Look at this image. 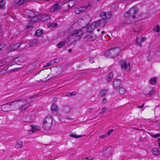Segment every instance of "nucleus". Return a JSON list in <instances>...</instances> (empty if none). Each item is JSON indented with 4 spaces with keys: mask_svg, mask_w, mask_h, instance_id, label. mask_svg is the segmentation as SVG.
I'll return each mask as SVG.
<instances>
[{
    "mask_svg": "<svg viewBox=\"0 0 160 160\" xmlns=\"http://www.w3.org/2000/svg\"><path fill=\"white\" fill-rule=\"evenodd\" d=\"M23 43H17L16 44L12 45L11 47V48L14 50H17L18 48L21 46Z\"/></svg>",
    "mask_w": 160,
    "mask_h": 160,
    "instance_id": "nucleus-20",
    "label": "nucleus"
},
{
    "mask_svg": "<svg viewBox=\"0 0 160 160\" xmlns=\"http://www.w3.org/2000/svg\"><path fill=\"white\" fill-rule=\"evenodd\" d=\"M144 104V103H143L141 106H138L137 108H142L143 107Z\"/></svg>",
    "mask_w": 160,
    "mask_h": 160,
    "instance_id": "nucleus-50",
    "label": "nucleus"
},
{
    "mask_svg": "<svg viewBox=\"0 0 160 160\" xmlns=\"http://www.w3.org/2000/svg\"><path fill=\"white\" fill-rule=\"evenodd\" d=\"M57 60V59H55L54 60H52L50 61L49 62L47 63L46 64H45L44 66V67H49L52 64H53L55 62V60Z\"/></svg>",
    "mask_w": 160,
    "mask_h": 160,
    "instance_id": "nucleus-24",
    "label": "nucleus"
},
{
    "mask_svg": "<svg viewBox=\"0 0 160 160\" xmlns=\"http://www.w3.org/2000/svg\"><path fill=\"white\" fill-rule=\"evenodd\" d=\"M113 75L112 72H111L109 73L107 77V82H110L111 81L112 78H113Z\"/></svg>",
    "mask_w": 160,
    "mask_h": 160,
    "instance_id": "nucleus-25",
    "label": "nucleus"
},
{
    "mask_svg": "<svg viewBox=\"0 0 160 160\" xmlns=\"http://www.w3.org/2000/svg\"><path fill=\"white\" fill-rule=\"evenodd\" d=\"M32 131H29V133L31 134V132H35L37 131H38L40 130V128L38 126H35L34 125H32Z\"/></svg>",
    "mask_w": 160,
    "mask_h": 160,
    "instance_id": "nucleus-19",
    "label": "nucleus"
},
{
    "mask_svg": "<svg viewBox=\"0 0 160 160\" xmlns=\"http://www.w3.org/2000/svg\"><path fill=\"white\" fill-rule=\"evenodd\" d=\"M6 62V64L8 63V65L9 66L14 64L13 59L12 57H8L4 58Z\"/></svg>",
    "mask_w": 160,
    "mask_h": 160,
    "instance_id": "nucleus-12",
    "label": "nucleus"
},
{
    "mask_svg": "<svg viewBox=\"0 0 160 160\" xmlns=\"http://www.w3.org/2000/svg\"><path fill=\"white\" fill-rule=\"evenodd\" d=\"M119 92L120 94H124L126 93V90L123 88L121 87L119 88Z\"/></svg>",
    "mask_w": 160,
    "mask_h": 160,
    "instance_id": "nucleus-32",
    "label": "nucleus"
},
{
    "mask_svg": "<svg viewBox=\"0 0 160 160\" xmlns=\"http://www.w3.org/2000/svg\"><path fill=\"white\" fill-rule=\"evenodd\" d=\"M11 104L13 105L14 109H20L22 111L26 110L30 105L27 100L24 98L12 101Z\"/></svg>",
    "mask_w": 160,
    "mask_h": 160,
    "instance_id": "nucleus-2",
    "label": "nucleus"
},
{
    "mask_svg": "<svg viewBox=\"0 0 160 160\" xmlns=\"http://www.w3.org/2000/svg\"><path fill=\"white\" fill-rule=\"evenodd\" d=\"M151 136L152 137L156 138L160 136V134L158 133L156 134H152Z\"/></svg>",
    "mask_w": 160,
    "mask_h": 160,
    "instance_id": "nucleus-41",
    "label": "nucleus"
},
{
    "mask_svg": "<svg viewBox=\"0 0 160 160\" xmlns=\"http://www.w3.org/2000/svg\"><path fill=\"white\" fill-rule=\"evenodd\" d=\"M77 93V92L76 91L73 92H71V96H74L76 95Z\"/></svg>",
    "mask_w": 160,
    "mask_h": 160,
    "instance_id": "nucleus-47",
    "label": "nucleus"
},
{
    "mask_svg": "<svg viewBox=\"0 0 160 160\" xmlns=\"http://www.w3.org/2000/svg\"><path fill=\"white\" fill-rule=\"evenodd\" d=\"M107 91V90L106 89H104L102 90L100 93V95L102 97L104 96L106 94Z\"/></svg>",
    "mask_w": 160,
    "mask_h": 160,
    "instance_id": "nucleus-33",
    "label": "nucleus"
},
{
    "mask_svg": "<svg viewBox=\"0 0 160 160\" xmlns=\"http://www.w3.org/2000/svg\"><path fill=\"white\" fill-rule=\"evenodd\" d=\"M33 97V96H32V98H32Z\"/></svg>",
    "mask_w": 160,
    "mask_h": 160,
    "instance_id": "nucleus-59",
    "label": "nucleus"
},
{
    "mask_svg": "<svg viewBox=\"0 0 160 160\" xmlns=\"http://www.w3.org/2000/svg\"><path fill=\"white\" fill-rule=\"evenodd\" d=\"M97 38V36L93 33H91L88 35L86 38L88 41H93L96 39Z\"/></svg>",
    "mask_w": 160,
    "mask_h": 160,
    "instance_id": "nucleus-15",
    "label": "nucleus"
},
{
    "mask_svg": "<svg viewBox=\"0 0 160 160\" xmlns=\"http://www.w3.org/2000/svg\"><path fill=\"white\" fill-rule=\"evenodd\" d=\"M113 84L115 88L120 86L121 84V81L118 79H116L113 82Z\"/></svg>",
    "mask_w": 160,
    "mask_h": 160,
    "instance_id": "nucleus-21",
    "label": "nucleus"
},
{
    "mask_svg": "<svg viewBox=\"0 0 160 160\" xmlns=\"http://www.w3.org/2000/svg\"><path fill=\"white\" fill-rule=\"evenodd\" d=\"M52 118L51 116L46 117L43 120L42 122L43 128L46 130H50L52 124Z\"/></svg>",
    "mask_w": 160,
    "mask_h": 160,
    "instance_id": "nucleus-5",
    "label": "nucleus"
},
{
    "mask_svg": "<svg viewBox=\"0 0 160 160\" xmlns=\"http://www.w3.org/2000/svg\"><path fill=\"white\" fill-rule=\"evenodd\" d=\"M138 11V9L136 7H132L128 11L125 13V21L127 24H129L134 21L136 18Z\"/></svg>",
    "mask_w": 160,
    "mask_h": 160,
    "instance_id": "nucleus-3",
    "label": "nucleus"
},
{
    "mask_svg": "<svg viewBox=\"0 0 160 160\" xmlns=\"http://www.w3.org/2000/svg\"><path fill=\"white\" fill-rule=\"evenodd\" d=\"M39 17L37 15L35 16L32 17L31 19L29 20V23H31V24H33L34 23L37 22L39 20Z\"/></svg>",
    "mask_w": 160,
    "mask_h": 160,
    "instance_id": "nucleus-18",
    "label": "nucleus"
},
{
    "mask_svg": "<svg viewBox=\"0 0 160 160\" xmlns=\"http://www.w3.org/2000/svg\"><path fill=\"white\" fill-rule=\"evenodd\" d=\"M153 29L155 31L157 32H159L160 31V27L158 25H157L155 26L153 28Z\"/></svg>",
    "mask_w": 160,
    "mask_h": 160,
    "instance_id": "nucleus-36",
    "label": "nucleus"
},
{
    "mask_svg": "<svg viewBox=\"0 0 160 160\" xmlns=\"http://www.w3.org/2000/svg\"><path fill=\"white\" fill-rule=\"evenodd\" d=\"M108 16H110V13L102 12L100 14V17L102 18L99 20L92 23L90 26L88 27V30L89 32L93 31L95 29V28L98 26L104 27L107 22V19L109 18Z\"/></svg>",
    "mask_w": 160,
    "mask_h": 160,
    "instance_id": "nucleus-1",
    "label": "nucleus"
},
{
    "mask_svg": "<svg viewBox=\"0 0 160 160\" xmlns=\"http://www.w3.org/2000/svg\"><path fill=\"white\" fill-rule=\"evenodd\" d=\"M83 34L82 31L80 29L74 31L68 37L67 39L72 43H74L79 40Z\"/></svg>",
    "mask_w": 160,
    "mask_h": 160,
    "instance_id": "nucleus-4",
    "label": "nucleus"
},
{
    "mask_svg": "<svg viewBox=\"0 0 160 160\" xmlns=\"http://www.w3.org/2000/svg\"><path fill=\"white\" fill-rule=\"evenodd\" d=\"M121 62V68L123 70L126 69L128 68V65H129V63L128 64L125 61H123Z\"/></svg>",
    "mask_w": 160,
    "mask_h": 160,
    "instance_id": "nucleus-22",
    "label": "nucleus"
},
{
    "mask_svg": "<svg viewBox=\"0 0 160 160\" xmlns=\"http://www.w3.org/2000/svg\"><path fill=\"white\" fill-rule=\"evenodd\" d=\"M6 64V62L4 60V59L0 61V67H1Z\"/></svg>",
    "mask_w": 160,
    "mask_h": 160,
    "instance_id": "nucleus-39",
    "label": "nucleus"
},
{
    "mask_svg": "<svg viewBox=\"0 0 160 160\" xmlns=\"http://www.w3.org/2000/svg\"><path fill=\"white\" fill-rule=\"evenodd\" d=\"M65 44V43L63 42H62L58 43L57 45V46L59 48H61L62 46H63Z\"/></svg>",
    "mask_w": 160,
    "mask_h": 160,
    "instance_id": "nucleus-38",
    "label": "nucleus"
},
{
    "mask_svg": "<svg viewBox=\"0 0 160 160\" xmlns=\"http://www.w3.org/2000/svg\"><path fill=\"white\" fill-rule=\"evenodd\" d=\"M89 6H82L80 7L77 8L75 9V12L76 14H79L85 11L88 8Z\"/></svg>",
    "mask_w": 160,
    "mask_h": 160,
    "instance_id": "nucleus-10",
    "label": "nucleus"
},
{
    "mask_svg": "<svg viewBox=\"0 0 160 160\" xmlns=\"http://www.w3.org/2000/svg\"><path fill=\"white\" fill-rule=\"evenodd\" d=\"M104 32H105V31H102V33H104Z\"/></svg>",
    "mask_w": 160,
    "mask_h": 160,
    "instance_id": "nucleus-56",
    "label": "nucleus"
},
{
    "mask_svg": "<svg viewBox=\"0 0 160 160\" xmlns=\"http://www.w3.org/2000/svg\"><path fill=\"white\" fill-rule=\"evenodd\" d=\"M102 102L103 103H105L106 102V99L105 98H104L102 100Z\"/></svg>",
    "mask_w": 160,
    "mask_h": 160,
    "instance_id": "nucleus-51",
    "label": "nucleus"
},
{
    "mask_svg": "<svg viewBox=\"0 0 160 160\" xmlns=\"http://www.w3.org/2000/svg\"><path fill=\"white\" fill-rule=\"evenodd\" d=\"M82 160H92V159L91 158H88L87 157L83 159Z\"/></svg>",
    "mask_w": 160,
    "mask_h": 160,
    "instance_id": "nucleus-49",
    "label": "nucleus"
},
{
    "mask_svg": "<svg viewBox=\"0 0 160 160\" xmlns=\"http://www.w3.org/2000/svg\"><path fill=\"white\" fill-rule=\"evenodd\" d=\"M58 24L56 23H51L50 25V26H51L53 28H54L57 26Z\"/></svg>",
    "mask_w": 160,
    "mask_h": 160,
    "instance_id": "nucleus-42",
    "label": "nucleus"
},
{
    "mask_svg": "<svg viewBox=\"0 0 160 160\" xmlns=\"http://www.w3.org/2000/svg\"><path fill=\"white\" fill-rule=\"evenodd\" d=\"M141 27L139 22L137 24H135L133 26V29L135 32H138L140 31L141 29Z\"/></svg>",
    "mask_w": 160,
    "mask_h": 160,
    "instance_id": "nucleus-17",
    "label": "nucleus"
},
{
    "mask_svg": "<svg viewBox=\"0 0 160 160\" xmlns=\"http://www.w3.org/2000/svg\"><path fill=\"white\" fill-rule=\"evenodd\" d=\"M68 51L69 52H72V50L71 49H68Z\"/></svg>",
    "mask_w": 160,
    "mask_h": 160,
    "instance_id": "nucleus-55",
    "label": "nucleus"
},
{
    "mask_svg": "<svg viewBox=\"0 0 160 160\" xmlns=\"http://www.w3.org/2000/svg\"><path fill=\"white\" fill-rule=\"evenodd\" d=\"M98 1H99L100 0H97Z\"/></svg>",
    "mask_w": 160,
    "mask_h": 160,
    "instance_id": "nucleus-57",
    "label": "nucleus"
},
{
    "mask_svg": "<svg viewBox=\"0 0 160 160\" xmlns=\"http://www.w3.org/2000/svg\"><path fill=\"white\" fill-rule=\"evenodd\" d=\"M63 110L65 112L67 113L70 111L71 108L69 107L68 106H66L63 107Z\"/></svg>",
    "mask_w": 160,
    "mask_h": 160,
    "instance_id": "nucleus-30",
    "label": "nucleus"
},
{
    "mask_svg": "<svg viewBox=\"0 0 160 160\" xmlns=\"http://www.w3.org/2000/svg\"><path fill=\"white\" fill-rule=\"evenodd\" d=\"M62 8V5L59 2H56L51 7L50 12H54L60 10Z\"/></svg>",
    "mask_w": 160,
    "mask_h": 160,
    "instance_id": "nucleus-7",
    "label": "nucleus"
},
{
    "mask_svg": "<svg viewBox=\"0 0 160 160\" xmlns=\"http://www.w3.org/2000/svg\"><path fill=\"white\" fill-rule=\"evenodd\" d=\"M13 60L14 63H16L17 64H20L25 62V57H19L13 59Z\"/></svg>",
    "mask_w": 160,
    "mask_h": 160,
    "instance_id": "nucleus-11",
    "label": "nucleus"
},
{
    "mask_svg": "<svg viewBox=\"0 0 160 160\" xmlns=\"http://www.w3.org/2000/svg\"><path fill=\"white\" fill-rule=\"evenodd\" d=\"M90 62H91V63L93 62L94 61H93L92 58H91V59H90Z\"/></svg>",
    "mask_w": 160,
    "mask_h": 160,
    "instance_id": "nucleus-54",
    "label": "nucleus"
},
{
    "mask_svg": "<svg viewBox=\"0 0 160 160\" xmlns=\"http://www.w3.org/2000/svg\"><path fill=\"white\" fill-rule=\"evenodd\" d=\"M106 136V135H101L99 136V138H104Z\"/></svg>",
    "mask_w": 160,
    "mask_h": 160,
    "instance_id": "nucleus-52",
    "label": "nucleus"
},
{
    "mask_svg": "<svg viewBox=\"0 0 160 160\" xmlns=\"http://www.w3.org/2000/svg\"><path fill=\"white\" fill-rule=\"evenodd\" d=\"M23 146V143L21 141H18L17 142L16 145V147L17 148H22Z\"/></svg>",
    "mask_w": 160,
    "mask_h": 160,
    "instance_id": "nucleus-26",
    "label": "nucleus"
},
{
    "mask_svg": "<svg viewBox=\"0 0 160 160\" xmlns=\"http://www.w3.org/2000/svg\"><path fill=\"white\" fill-rule=\"evenodd\" d=\"M70 136L71 137L74 138H81L82 137V135H77L73 134H70Z\"/></svg>",
    "mask_w": 160,
    "mask_h": 160,
    "instance_id": "nucleus-37",
    "label": "nucleus"
},
{
    "mask_svg": "<svg viewBox=\"0 0 160 160\" xmlns=\"http://www.w3.org/2000/svg\"><path fill=\"white\" fill-rule=\"evenodd\" d=\"M121 49L118 48H113L107 50L105 53L107 57L113 58L117 56L120 52Z\"/></svg>",
    "mask_w": 160,
    "mask_h": 160,
    "instance_id": "nucleus-6",
    "label": "nucleus"
},
{
    "mask_svg": "<svg viewBox=\"0 0 160 160\" xmlns=\"http://www.w3.org/2000/svg\"><path fill=\"white\" fill-rule=\"evenodd\" d=\"M14 71V70H13V71H11V72H12V71Z\"/></svg>",
    "mask_w": 160,
    "mask_h": 160,
    "instance_id": "nucleus-58",
    "label": "nucleus"
},
{
    "mask_svg": "<svg viewBox=\"0 0 160 160\" xmlns=\"http://www.w3.org/2000/svg\"><path fill=\"white\" fill-rule=\"evenodd\" d=\"M33 24H31V23H29V22L28 23V24L26 26V28L27 29H29L31 27H32V25Z\"/></svg>",
    "mask_w": 160,
    "mask_h": 160,
    "instance_id": "nucleus-40",
    "label": "nucleus"
},
{
    "mask_svg": "<svg viewBox=\"0 0 160 160\" xmlns=\"http://www.w3.org/2000/svg\"><path fill=\"white\" fill-rule=\"evenodd\" d=\"M6 4L5 2L3 0L0 1V8H2Z\"/></svg>",
    "mask_w": 160,
    "mask_h": 160,
    "instance_id": "nucleus-34",
    "label": "nucleus"
},
{
    "mask_svg": "<svg viewBox=\"0 0 160 160\" xmlns=\"http://www.w3.org/2000/svg\"><path fill=\"white\" fill-rule=\"evenodd\" d=\"M158 145H159V147H160V138H159L158 139Z\"/></svg>",
    "mask_w": 160,
    "mask_h": 160,
    "instance_id": "nucleus-53",
    "label": "nucleus"
},
{
    "mask_svg": "<svg viewBox=\"0 0 160 160\" xmlns=\"http://www.w3.org/2000/svg\"><path fill=\"white\" fill-rule=\"evenodd\" d=\"M50 18V16L48 14H44L39 16V19L42 21H44L49 20Z\"/></svg>",
    "mask_w": 160,
    "mask_h": 160,
    "instance_id": "nucleus-14",
    "label": "nucleus"
},
{
    "mask_svg": "<svg viewBox=\"0 0 160 160\" xmlns=\"http://www.w3.org/2000/svg\"><path fill=\"white\" fill-rule=\"evenodd\" d=\"M84 22V21L83 20L82 18H80L79 19L77 22L75 23V24H78L80 26L82 27H83L84 26H83V23Z\"/></svg>",
    "mask_w": 160,
    "mask_h": 160,
    "instance_id": "nucleus-23",
    "label": "nucleus"
},
{
    "mask_svg": "<svg viewBox=\"0 0 160 160\" xmlns=\"http://www.w3.org/2000/svg\"><path fill=\"white\" fill-rule=\"evenodd\" d=\"M112 147L107 146L102 150V154L105 157H107L112 154Z\"/></svg>",
    "mask_w": 160,
    "mask_h": 160,
    "instance_id": "nucleus-9",
    "label": "nucleus"
},
{
    "mask_svg": "<svg viewBox=\"0 0 160 160\" xmlns=\"http://www.w3.org/2000/svg\"><path fill=\"white\" fill-rule=\"evenodd\" d=\"M34 45V42H29L28 45H26L25 47H22L21 48L24 49H26L30 47L33 46Z\"/></svg>",
    "mask_w": 160,
    "mask_h": 160,
    "instance_id": "nucleus-27",
    "label": "nucleus"
},
{
    "mask_svg": "<svg viewBox=\"0 0 160 160\" xmlns=\"http://www.w3.org/2000/svg\"><path fill=\"white\" fill-rule=\"evenodd\" d=\"M43 33L42 30V29H38L35 32V35L37 36H38L42 35Z\"/></svg>",
    "mask_w": 160,
    "mask_h": 160,
    "instance_id": "nucleus-31",
    "label": "nucleus"
},
{
    "mask_svg": "<svg viewBox=\"0 0 160 160\" xmlns=\"http://www.w3.org/2000/svg\"><path fill=\"white\" fill-rule=\"evenodd\" d=\"M4 48L3 46L2 45H0V51L1 52H0V53L2 52V51L4 49Z\"/></svg>",
    "mask_w": 160,
    "mask_h": 160,
    "instance_id": "nucleus-46",
    "label": "nucleus"
},
{
    "mask_svg": "<svg viewBox=\"0 0 160 160\" xmlns=\"http://www.w3.org/2000/svg\"><path fill=\"white\" fill-rule=\"evenodd\" d=\"M25 17L26 18H32L35 15V12L32 11L27 10L25 12Z\"/></svg>",
    "mask_w": 160,
    "mask_h": 160,
    "instance_id": "nucleus-13",
    "label": "nucleus"
},
{
    "mask_svg": "<svg viewBox=\"0 0 160 160\" xmlns=\"http://www.w3.org/2000/svg\"><path fill=\"white\" fill-rule=\"evenodd\" d=\"M114 131V130L112 129H111L109 130L107 133V135H109L110 134L113 132Z\"/></svg>",
    "mask_w": 160,
    "mask_h": 160,
    "instance_id": "nucleus-43",
    "label": "nucleus"
},
{
    "mask_svg": "<svg viewBox=\"0 0 160 160\" xmlns=\"http://www.w3.org/2000/svg\"><path fill=\"white\" fill-rule=\"evenodd\" d=\"M58 108L57 106L53 104L52 106V110L53 113L56 112H57L58 110Z\"/></svg>",
    "mask_w": 160,
    "mask_h": 160,
    "instance_id": "nucleus-28",
    "label": "nucleus"
},
{
    "mask_svg": "<svg viewBox=\"0 0 160 160\" xmlns=\"http://www.w3.org/2000/svg\"><path fill=\"white\" fill-rule=\"evenodd\" d=\"M157 81V78L156 77H153L152 78L150 81V83L153 85H155L156 83V82Z\"/></svg>",
    "mask_w": 160,
    "mask_h": 160,
    "instance_id": "nucleus-29",
    "label": "nucleus"
},
{
    "mask_svg": "<svg viewBox=\"0 0 160 160\" xmlns=\"http://www.w3.org/2000/svg\"><path fill=\"white\" fill-rule=\"evenodd\" d=\"M106 110V108L105 107H104L103 108L101 111V112H100V113H103V112H104Z\"/></svg>",
    "mask_w": 160,
    "mask_h": 160,
    "instance_id": "nucleus-45",
    "label": "nucleus"
},
{
    "mask_svg": "<svg viewBox=\"0 0 160 160\" xmlns=\"http://www.w3.org/2000/svg\"><path fill=\"white\" fill-rule=\"evenodd\" d=\"M153 153L154 154L158 155L159 154L160 152L156 148H154L152 149Z\"/></svg>",
    "mask_w": 160,
    "mask_h": 160,
    "instance_id": "nucleus-35",
    "label": "nucleus"
},
{
    "mask_svg": "<svg viewBox=\"0 0 160 160\" xmlns=\"http://www.w3.org/2000/svg\"><path fill=\"white\" fill-rule=\"evenodd\" d=\"M57 98H53L52 101V103H55L57 101Z\"/></svg>",
    "mask_w": 160,
    "mask_h": 160,
    "instance_id": "nucleus-48",
    "label": "nucleus"
},
{
    "mask_svg": "<svg viewBox=\"0 0 160 160\" xmlns=\"http://www.w3.org/2000/svg\"><path fill=\"white\" fill-rule=\"evenodd\" d=\"M146 39V38L145 37L140 38H136V44L139 46H142V42L145 41Z\"/></svg>",
    "mask_w": 160,
    "mask_h": 160,
    "instance_id": "nucleus-16",
    "label": "nucleus"
},
{
    "mask_svg": "<svg viewBox=\"0 0 160 160\" xmlns=\"http://www.w3.org/2000/svg\"><path fill=\"white\" fill-rule=\"evenodd\" d=\"M12 102L3 104L1 106V109L2 111L4 112H8L11 111V107L13 108V105L11 104Z\"/></svg>",
    "mask_w": 160,
    "mask_h": 160,
    "instance_id": "nucleus-8",
    "label": "nucleus"
},
{
    "mask_svg": "<svg viewBox=\"0 0 160 160\" xmlns=\"http://www.w3.org/2000/svg\"><path fill=\"white\" fill-rule=\"evenodd\" d=\"M62 96H64V97L67 96V97H71V92H68L65 95H64L63 94L62 95Z\"/></svg>",
    "mask_w": 160,
    "mask_h": 160,
    "instance_id": "nucleus-44",
    "label": "nucleus"
}]
</instances>
